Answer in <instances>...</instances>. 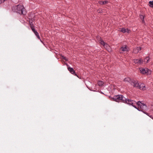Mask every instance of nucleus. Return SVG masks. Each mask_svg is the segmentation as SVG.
I'll return each mask as SVG.
<instances>
[{
	"label": "nucleus",
	"instance_id": "obj_22",
	"mask_svg": "<svg viewBox=\"0 0 153 153\" xmlns=\"http://www.w3.org/2000/svg\"><path fill=\"white\" fill-rule=\"evenodd\" d=\"M34 34H35V35H36V36L39 34L36 31H35V32H34Z\"/></svg>",
	"mask_w": 153,
	"mask_h": 153
},
{
	"label": "nucleus",
	"instance_id": "obj_4",
	"mask_svg": "<svg viewBox=\"0 0 153 153\" xmlns=\"http://www.w3.org/2000/svg\"><path fill=\"white\" fill-rule=\"evenodd\" d=\"M137 105L138 108H137L139 110L143 111V110H146L147 108L146 105L144 103H142L140 101H138L137 103Z\"/></svg>",
	"mask_w": 153,
	"mask_h": 153
},
{
	"label": "nucleus",
	"instance_id": "obj_10",
	"mask_svg": "<svg viewBox=\"0 0 153 153\" xmlns=\"http://www.w3.org/2000/svg\"><path fill=\"white\" fill-rule=\"evenodd\" d=\"M120 51L127 52L128 51V49L127 46L126 45H125L121 47L120 48Z\"/></svg>",
	"mask_w": 153,
	"mask_h": 153
},
{
	"label": "nucleus",
	"instance_id": "obj_19",
	"mask_svg": "<svg viewBox=\"0 0 153 153\" xmlns=\"http://www.w3.org/2000/svg\"><path fill=\"white\" fill-rule=\"evenodd\" d=\"M100 42L101 44L103 45V46L106 44L104 41L102 40H100Z\"/></svg>",
	"mask_w": 153,
	"mask_h": 153
},
{
	"label": "nucleus",
	"instance_id": "obj_11",
	"mask_svg": "<svg viewBox=\"0 0 153 153\" xmlns=\"http://www.w3.org/2000/svg\"><path fill=\"white\" fill-rule=\"evenodd\" d=\"M136 87H138L139 88H140L141 90H145L146 89L145 86L144 85V84L143 83H141L139 85H139L138 86Z\"/></svg>",
	"mask_w": 153,
	"mask_h": 153
},
{
	"label": "nucleus",
	"instance_id": "obj_23",
	"mask_svg": "<svg viewBox=\"0 0 153 153\" xmlns=\"http://www.w3.org/2000/svg\"><path fill=\"white\" fill-rule=\"evenodd\" d=\"M62 58L66 61H67V59L66 57H64L63 56H62Z\"/></svg>",
	"mask_w": 153,
	"mask_h": 153
},
{
	"label": "nucleus",
	"instance_id": "obj_15",
	"mask_svg": "<svg viewBox=\"0 0 153 153\" xmlns=\"http://www.w3.org/2000/svg\"><path fill=\"white\" fill-rule=\"evenodd\" d=\"M104 83L102 81H99L98 82V84L99 86H102Z\"/></svg>",
	"mask_w": 153,
	"mask_h": 153
},
{
	"label": "nucleus",
	"instance_id": "obj_14",
	"mask_svg": "<svg viewBox=\"0 0 153 153\" xmlns=\"http://www.w3.org/2000/svg\"><path fill=\"white\" fill-rule=\"evenodd\" d=\"M101 5H103L107 4L108 3V1L107 0L104 1H100L98 2Z\"/></svg>",
	"mask_w": 153,
	"mask_h": 153
},
{
	"label": "nucleus",
	"instance_id": "obj_5",
	"mask_svg": "<svg viewBox=\"0 0 153 153\" xmlns=\"http://www.w3.org/2000/svg\"><path fill=\"white\" fill-rule=\"evenodd\" d=\"M125 98L122 95H115L113 97L114 100L116 102H119L120 100H122L123 102H124Z\"/></svg>",
	"mask_w": 153,
	"mask_h": 153
},
{
	"label": "nucleus",
	"instance_id": "obj_25",
	"mask_svg": "<svg viewBox=\"0 0 153 153\" xmlns=\"http://www.w3.org/2000/svg\"><path fill=\"white\" fill-rule=\"evenodd\" d=\"M36 37H37L39 39V40H40V37L39 36V34H38V35H37V36H36Z\"/></svg>",
	"mask_w": 153,
	"mask_h": 153
},
{
	"label": "nucleus",
	"instance_id": "obj_16",
	"mask_svg": "<svg viewBox=\"0 0 153 153\" xmlns=\"http://www.w3.org/2000/svg\"><path fill=\"white\" fill-rule=\"evenodd\" d=\"M140 18L141 20H142V22L143 23L145 22V21L144 20V16L142 15H140Z\"/></svg>",
	"mask_w": 153,
	"mask_h": 153
},
{
	"label": "nucleus",
	"instance_id": "obj_26",
	"mask_svg": "<svg viewBox=\"0 0 153 153\" xmlns=\"http://www.w3.org/2000/svg\"><path fill=\"white\" fill-rule=\"evenodd\" d=\"M40 41H41V42L44 45V43L43 42V41L41 40V39H40Z\"/></svg>",
	"mask_w": 153,
	"mask_h": 153
},
{
	"label": "nucleus",
	"instance_id": "obj_7",
	"mask_svg": "<svg viewBox=\"0 0 153 153\" xmlns=\"http://www.w3.org/2000/svg\"><path fill=\"white\" fill-rule=\"evenodd\" d=\"M133 61L134 62L135 64H140L142 63L143 62V60L141 58L134 59Z\"/></svg>",
	"mask_w": 153,
	"mask_h": 153
},
{
	"label": "nucleus",
	"instance_id": "obj_8",
	"mask_svg": "<svg viewBox=\"0 0 153 153\" xmlns=\"http://www.w3.org/2000/svg\"><path fill=\"white\" fill-rule=\"evenodd\" d=\"M68 70L72 74H74L75 76H78L75 73V71L74 70L73 68L70 67H68Z\"/></svg>",
	"mask_w": 153,
	"mask_h": 153
},
{
	"label": "nucleus",
	"instance_id": "obj_20",
	"mask_svg": "<svg viewBox=\"0 0 153 153\" xmlns=\"http://www.w3.org/2000/svg\"><path fill=\"white\" fill-rule=\"evenodd\" d=\"M97 12L98 13H101L102 12V9H99L97 10Z\"/></svg>",
	"mask_w": 153,
	"mask_h": 153
},
{
	"label": "nucleus",
	"instance_id": "obj_9",
	"mask_svg": "<svg viewBox=\"0 0 153 153\" xmlns=\"http://www.w3.org/2000/svg\"><path fill=\"white\" fill-rule=\"evenodd\" d=\"M141 48L139 47H137L133 49V53L137 54L139 53L141 50Z\"/></svg>",
	"mask_w": 153,
	"mask_h": 153
},
{
	"label": "nucleus",
	"instance_id": "obj_24",
	"mask_svg": "<svg viewBox=\"0 0 153 153\" xmlns=\"http://www.w3.org/2000/svg\"><path fill=\"white\" fill-rule=\"evenodd\" d=\"M5 1V0H0V4L1 3L4 2Z\"/></svg>",
	"mask_w": 153,
	"mask_h": 153
},
{
	"label": "nucleus",
	"instance_id": "obj_21",
	"mask_svg": "<svg viewBox=\"0 0 153 153\" xmlns=\"http://www.w3.org/2000/svg\"><path fill=\"white\" fill-rule=\"evenodd\" d=\"M31 29L33 31L34 33V32H35V31L36 30H35V28H34V27H33V26H31Z\"/></svg>",
	"mask_w": 153,
	"mask_h": 153
},
{
	"label": "nucleus",
	"instance_id": "obj_17",
	"mask_svg": "<svg viewBox=\"0 0 153 153\" xmlns=\"http://www.w3.org/2000/svg\"><path fill=\"white\" fill-rule=\"evenodd\" d=\"M149 57H147L145 58L144 59V62H146V63H147L149 62Z\"/></svg>",
	"mask_w": 153,
	"mask_h": 153
},
{
	"label": "nucleus",
	"instance_id": "obj_18",
	"mask_svg": "<svg viewBox=\"0 0 153 153\" xmlns=\"http://www.w3.org/2000/svg\"><path fill=\"white\" fill-rule=\"evenodd\" d=\"M149 5L151 7H153V1H150L149 2Z\"/></svg>",
	"mask_w": 153,
	"mask_h": 153
},
{
	"label": "nucleus",
	"instance_id": "obj_13",
	"mask_svg": "<svg viewBox=\"0 0 153 153\" xmlns=\"http://www.w3.org/2000/svg\"><path fill=\"white\" fill-rule=\"evenodd\" d=\"M103 46L109 52L111 51V49L110 46L107 44L106 43Z\"/></svg>",
	"mask_w": 153,
	"mask_h": 153
},
{
	"label": "nucleus",
	"instance_id": "obj_1",
	"mask_svg": "<svg viewBox=\"0 0 153 153\" xmlns=\"http://www.w3.org/2000/svg\"><path fill=\"white\" fill-rule=\"evenodd\" d=\"M12 10L13 11L20 14L25 15L26 13L24 7L21 5L19 4L13 6L12 7Z\"/></svg>",
	"mask_w": 153,
	"mask_h": 153
},
{
	"label": "nucleus",
	"instance_id": "obj_2",
	"mask_svg": "<svg viewBox=\"0 0 153 153\" xmlns=\"http://www.w3.org/2000/svg\"><path fill=\"white\" fill-rule=\"evenodd\" d=\"M124 81L126 83H130L134 87H137L139 85V83L137 81L131 79L129 77H127L125 78Z\"/></svg>",
	"mask_w": 153,
	"mask_h": 153
},
{
	"label": "nucleus",
	"instance_id": "obj_3",
	"mask_svg": "<svg viewBox=\"0 0 153 153\" xmlns=\"http://www.w3.org/2000/svg\"><path fill=\"white\" fill-rule=\"evenodd\" d=\"M124 102L126 103L129 104V105H131L134 107L135 108L137 109L138 110L140 111L137 108L136 106L135 105H137V102L135 101H133L131 100L125 98V100Z\"/></svg>",
	"mask_w": 153,
	"mask_h": 153
},
{
	"label": "nucleus",
	"instance_id": "obj_6",
	"mask_svg": "<svg viewBox=\"0 0 153 153\" xmlns=\"http://www.w3.org/2000/svg\"><path fill=\"white\" fill-rule=\"evenodd\" d=\"M139 70L141 73L142 74L147 75L150 74L151 73V71L147 68H140Z\"/></svg>",
	"mask_w": 153,
	"mask_h": 153
},
{
	"label": "nucleus",
	"instance_id": "obj_12",
	"mask_svg": "<svg viewBox=\"0 0 153 153\" xmlns=\"http://www.w3.org/2000/svg\"><path fill=\"white\" fill-rule=\"evenodd\" d=\"M120 31L124 33L126 32H127V33H129L130 32V30L128 29H125V28H122Z\"/></svg>",
	"mask_w": 153,
	"mask_h": 153
}]
</instances>
